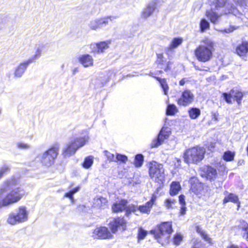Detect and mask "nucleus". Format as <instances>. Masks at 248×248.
I'll return each mask as SVG.
<instances>
[{
  "label": "nucleus",
  "instance_id": "nucleus-1",
  "mask_svg": "<svg viewBox=\"0 0 248 248\" xmlns=\"http://www.w3.org/2000/svg\"><path fill=\"white\" fill-rule=\"evenodd\" d=\"M24 190L19 186L15 178L5 182L0 188V207L7 206L18 202L24 196Z\"/></svg>",
  "mask_w": 248,
  "mask_h": 248
},
{
  "label": "nucleus",
  "instance_id": "nucleus-2",
  "mask_svg": "<svg viewBox=\"0 0 248 248\" xmlns=\"http://www.w3.org/2000/svg\"><path fill=\"white\" fill-rule=\"evenodd\" d=\"M202 43L196 48L194 53L199 61L205 62L209 61L212 57L215 43L208 38L203 39Z\"/></svg>",
  "mask_w": 248,
  "mask_h": 248
},
{
  "label": "nucleus",
  "instance_id": "nucleus-3",
  "mask_svg": "<svg viewBox=\"0 0 248 248\" xmlns=\"http://www.w3.org/2000/svg\"><path fill=\"white\" fill-rule=\"evenodd\" d=\"M172 232L171 223L165 222L158 226L156 230L151 231V232L154 235L157 242L163 245L168 243Z\"/></svg>",
  "mask_w": 248,
  "mask_h": 248
},
{
  "label": "nucleus",
  "instance_id": "nucleus-4",
  "mask_svg": "<svg viewBox=\"0 0 248 248\" xmlns=\"http://www.w3.org/2000/svg\"><path fill=\"white\" fill-rule=\"evenodd\" d=\"M149 175L151 179L159 184L165 181V174L163 165L153 161L148 164Z\"/></svg>",
  "mask_w": 248,
  "mask_h": 248
},
{
  "label": "nucleus",
  "instance_id": "nucleus-5",
  "mask_svg": "<svg viewBox=\"0 0 248 248\" xmlns=\"http://www.w3.org/2000/svg\"><path fill=\"white\" fill-rule=\"evenodd\" d=\"M205 150L203 148L197 146L186 150L184 154L185 162L190 163L198 164L204 158Z\"/></svg>",
  "mask_w": 248,
  "mask_h": 248
},
{
  "label": "nucleus",
  "instance_id": "nucleus-6",
  "mask_svg": "<svg viewBox=\"0 0 248 248\" xmlns=\"http://www.w3.org/2000/svg\"><path fill=\"white\" fill-rule=\"evenodd\" d=\"M86 135L84 136V137L77 138L73 140H71L70 143L66 145L63 151L64 156H69L74 154L79 148L85 144L89 139L88 132H86Z\"/></svg>",
  "mask_w": 248,
  "mask_h": 248
},
{
  "label": "nucleus",
  "instance_id": "nucleus-7",
  "mask_svg": "<svg viewBox=\"0 0 248 248\" xmlns=\"http://www.w3.org/2000/svg\"><path fill=\"white\" fill-rule=\"evenodd\" d=\"M28 212L25 206H20L15 212L11 213L7 218V222L11 225H16L27 220Z\"/></svg>",
  "mask_w": 248,
  "mask_h": 248
},
{
  "label": "nucleus",
  "instance_id": "nucleus-8",
  "mask_svg": "<svg viewBox=\"0 0 248 248\" xmlns=\"http://www.w3.org/2000/svg\"><path fill=\"white\" fill-rule=\"evenodd\" d=\"M58 151V148L53 147L44 153L39 155L37 158L43 165L50 166L54 163V160L57 156Z\"/></svg>",
  "mask_w": 248,
  "mask_h": 248
},
{
  "label": "nucleus",
  "instance_id": "nucleus-9",
  "mask_svg": "<svg viewBox=\"0 0 248 248\" xmlns=\"http://www.w3.org/2000/svg\"><path fill=\"white\" fill-rule=\"evenodd\" d=\"M117 18L116 16H108L92 20L89 24L91 30H97L108 24L109 22H113Z\"/></svg>",
  "mask_w": 248,
  "mask_h": 248
},
{
  "label": "nucleus",
  "instance_id": "nucleus-10",
  "mask_svg": "<svg viewBox=\"0 0 248 248\" xmlns=\"http://www.w3.org/2000/svg\"><path fill=\"white\" fill-rule=\"evenodd\" d=\"M211 6L215 7L217 10L225 6L224 13L225 14H232L234 15H236L238 11L237 9L232 6L231 4L227 3V0H214Z\"/></svg>",
  "mask_w": 248,
  "mask_h": 248
},
{
  "label": "nucleus",
  "instance_id": "nucleus-11",
  "mask_svg": "<svg viewBox=\"0 0 248 248\" xmlns=\"http://www.w3.org/2000/svg\"><path fill=\"white\" fill-rule=\"evenodd\" d=\"M92 237L94 239H106L111 238L112 235L108 231L107 228L101 227L96 228L94 230Z\"/></svg>",
  "mask_w": 248,
  "mask_h": 248
},
{
  "label": "nucleus",
  "instance_id": "nucleus-12",
  "mask_svg": "<svg viewBox=\"0 0 248 248\" xmlns=\"http://www.w3.org/2000/svg\"><path fill=\"white\" fill-rule=\"evenodd\" d=\"M170 134V129L168 127H163L160 131L157 139L153 141L152 147H157L160 145L164 140L167 139Z\"/></svg>",
  "mask_w": 248,
  "mask_h": 248
},
{
  "label": "nucleus",
  "instance_id": "nucleus-13",
  "mask_svg": "<svg viewBox=\"0 0 248 248\" xmlns=\"http://www.w3.org/2000/svg\"><path fill=\"white\" fill-rule=\"evenodd\" d=\"M110 44L109 41L100 42L97 43H92L90 45L91 51L95 53H103L105 50L109 47Z\"/></svg>",
  "mask_w": 248,
  "mask_h": 248
},
{
  "label": "nucleus",
  "instance_id": "nucleus-14",
  "mask_svg": "<svg viewBox=\"0 0 248 248\" xmlns=\"http://www.w3.org/2000/svg\"><path fill=\"white\" fill-rule=\"evenodd\" d=\"M194 95L190 91L186 90L183 92L181 97L178 100L179 105L187 106L194 100Z\"/></svg>",
  "mask_w": 248,
  "mask_h": 248
},
{
  "label": "nucleus",
  "instance_id": "nucleus-15",
  "mask_svg": "<svg viewBox=\"0 0 248 248\" xmlns=\"http://www.w3.org/2000/svg\"><path fill=\"white\" fill-rule=\"evenodd\" d=\"M223 96L225 101L228 103H231V99L234 98L238 104H240L243 94L242 92L237 90H232L230 93H223Z\"/></svg>",
  "mask_w": 248,
  "mask_h": 248
},
{
  "label": "nucleus",
  "instance_id": "nucleus-16",
  "mask_svg": "<svg viewBox=\"0 0 248 248\" xmlns=\"http://www.w3.org/2000/svg\"><path fill=\"white\" fill-rule=\"evenodd\" d=\"M110 228L113 233H115L118 228L121 227L123 230H125L126 221L124 218L118 217L113 218L109 222Z\"/></svg>",
  "mask_w": 248,
  "mask_h": 248
},
{
  "label": "nucleus",
  "instance_id": "nucleus-17",
  "mask_svg": "<svg viewBox=\"0 0 248 248\" xmlns=\"http://www.w3.org/2000/svg\"><path fill=\"white\" fill-rule=\"evenodd\" d=\"M202 175L207 179L214 180L217 176V170L211 166H205L202 168Z\"/></svg>",
  "mask_w": 248,
  "mask_h": 248
},
{
  "label": "nucleus",
  "instance_id": "nucleus-18",
  "mask_svg": "<svg viewBox=\"0 0 248 248\" xmlns=\"http://www.w3.org/2000/svg\"><path fill=\"white\" fill-rule=\"evenodd\" d=\"M44 47L45 45L44 44H36L34 47L33 54L27 60L31 63L35 62L41 56Z\"/></svg>",
  "mask_w": 248,
  "mask_h": 248
},
{
  "label": "nucleus",
  "instance_id": "nucleus-19",
  "mask_svg": "<svg viewBox=\"0 0 248 248\" xmlns=\"http://www.w3.org/2000/svg\"><path fill=\"white\" fill-rule=\"evenodd\" d=\"M157 0H153L149 2L143 9L141 17L143 18H147L151 16L156 9V5Z\"/></svg>",
  "mask_w": 248,
  "mask_h": 248
},
{
  "label": "nucleus",
  "instance_id": "nucleus-20",
  "mask_svg": "<svg viewBox=\"0 0 248 248\" xmlns=\"http://www.w3.org/2000/svg\"><path fill=\"white\" fill-rule=\"evenodd\" d=\"M30 64L31 63L27 60H25L20 63L15 69L14 73V78H21Z\"/></svg>",
  "mask_w": 248,
  "mask_h": 248
},
{
  "label": "nucleus",
  "instance_id": "nucleus-21",
  "mask_svg": "<svg viewBox=\"0 0 248 248\" xmlns=\"http://www.w3.org/2000/svg\"><path fill=\"white\" fill-rule=\"evenodd\" d=\"M217 10L215 7L211 6L209 10L206 11L205 15L210 19L211 23L216 24L218 22V21L222 16L221 14H218L217 13Z\"/></svg>",
  "mask_w": 248,
  "mask_h": 248
},
{
  "label": "nucleus",
  "instance_id": "nucleus-22",
  "mask_svg": "<svg viewBox=\"0 0 248 248\" xmlns=\"http://www.w3.org/2000/svg\"><path fill=\"white\" fill-rule=\"evenodd\" d=\"M78 62L85 68L92 66L93 65V59L92 56L86 54L81 55L78 57Z\"/></svg>",
  "mask_w": 248,
  "mask_h": 248
},
{
  "label": "nucleus",
  "instance_id": "nucleus-23",
  "mask_svg": "<svg viewBox=\"0 0 248 248\" xmlns=\"http://www.w3.org/2000/svg\"><path fill=\"white\" fill-rule=\"evenodd\" d=\"M127 203V201L125 200H121L116 201L112 206L113 212L117 213L125 210Z\"/></svg>",
  "mask_w": 248,
  "mask_h": 248
},
{
  "label": "nucleus",
  "instance_id": "nucleus-24",
  "mask_svg": "<svg viewBox=\"0 0 248 248\" xmlns=\"http://www.w3.org/2000/svg\"><path fill=\"white\" fill-rule=\"evenodd\" d=\"M235 51L240 57L245 56L248 52V42H243L238 45L236 47Z\"/></svg>",
  "mask_w": 248,
  "mask_h": 248
},
{
  "label": "nucleus",
  "instance_id": "nucleus-25",
  "mask_svg": "<svg viewBox=\"0 0 248 248\" xmlns=\"http://www.w3.org/2000/svg\"><path fill=\"white\" fill-rule=\"evenodd\" d=\"M228 202H232L237 204V210L240 206V202L239 201L238 197L235 194L230 193L226 196L223 200V203L225 204Z\"/></svg>",
  "mask_w": 248,
  "mask_h": 248
},
{
  "label": "nucleus",
  "instance_id": "nucleus-26",
  "mask_svg": "<svg viewBox=\"0 0 248 248\" xmlns=\"http://www.w3.org/2000/svg\"><path fill=\"white\" fill-rule=\"evenodd\" d=\"M189 182L191 184L190 190L195 194H198L202 189L201 184L195 178H191Z\"/></svg>",
  "mask_w": 248,
  "mask_h": 248
},
{
  "label": "nucleus",
  "instance_id": "nucleus-27",
  "mask_svg": "<svg viewBox=\"0 0 248 248\" xmlns=\"http://www.w3.org/2000/svg\"><path fill=\"white\" fill-rule=\"evenodd\" d=\"M108 202L106 198L101 197H95L93 202V205L95 207L101 208L106 205Z\"/></svg>",
  "mask_w": 248,
  "mask_h": 248
},
{
  "label": "nucleus",
  "instance_id": "nucleus-28",
  "mask_svg": "<svg viewBox=\"0 0 248 248\" xmlns=\"http://www.w3.org/2000/svg\"><path fill=\"white\" fill-rule=\"evenodd\" d=\"M181 187L179 182H173L170 185V195L174 196L178 193L181 189Z\"/></svg>",
  "mask_w": 248,
  "mask_h": 248
},
{
  "label": "nucleus",
  "instance_id": "nucleus-29",
  "mask_svg": "<svg viewBox=\"0 0 248 248\" xmlns=\"http://www.w3.org/2000/svg\"><path fill=\"white\" fill-rule=\"evenodd\" d=\"M188 114L190 118L192 119H197L201 114L200 110L196 108H191L189 109Z\"/></svg>",
  "mask_w": 248,
  "mask_h": 248
},
{
  "label": "nucleus",
  "instance_id": "nucleus-30",
  "mask_svg": "<svg viewBox=\"0 0 248 248\" xmlns=\"http://www.w3.org/2000/svg\"><path fill=\"white\" fill-rule=\"evenodd\" d=\"M155 78L159 82L164 94L167 95L169 91V86L166 82V80L164 78L161 79L160 78Z\"/></svg>",
  "mask_w": 248,
  "mask_h": 248
},
{
  "label": "nucleus",
  "instance_id": "nucleus-31",
  "mask_svg": "<svg viewBox=\"0 0 248 248\" xmlns=\"http://www.w3.org/2000/svg\"><path fill=\"white\" fill-rule=\"evenodd\" d=\"M151 202H146L145 205H140L138 207V210L142 213L149 214L151 211L152 206L151 205Z\"/></svg>",
  "mask_w": 248,
  "mask_h": 248
},
{
  "label": "nucleus",
  "instance_id": "nucleus-32",
  "mask_svg": "<svg viewBox=\"0 0 248 248\" xmlns=\"http://www.w3.org/2000/svg\"><path fill=\"white\" fill-rule=\"evenodd\" d=\"M93 163V157L92 155L86 157L82 165L85 169L90 168Z\"/></svg>",
  "mask_w": 248,
  "mask_h": 248
},
{
  "label": "nucleus",
  "instance_id": "nucleus-33",
  "mask_svg": "<svg viewBox=\"0 0 248 248\" xmlns=\"http://www.w3.org/2000/svg\"><path fill=\"white\" fill-rule=\"evenodd\" d=\"M200 27L201 31L203 32L210 28V23L206 19L202 18L200 21Z\"/></svg>",
  "mask_w": 248,
  "mask_h": 248
},
{
  "label": "nucleus",
  "instance_id": "nucleus-34",
  "mask_svg": "<svg viewBox=\"0 0 248 248\" xmlns=\"http://www.w3.org/2000/svg\"><path fill=\"white\" fill-rule=\"evenodd\" d=\"M138 210V207L134 204L126 205L125 215L128 216L131 213H136Z\"/></svg>",
  "mask_w": 248,
  "mask_h": 248
},
{
  "label": "nucleus",
  "instance_id": "nucleus-35",
  "mask_svg": "<svg viewBox=\"0 0 248 248\" xmlns=\"http://www.w3.org/2000/svg\"><path fill=\"white\" fill-rule=\"evenodd\" d=\"M234 155V153L228 151L224 153L223 158L226 161H231L233 160Z\"/></svg>",
  "mask_w": 248,
  "mask_h": 248
},
{
  "label": "nucleus",
  "instance_id": "nucleus-36",
  "mask_svg": "<svg viewBox=\"0 0 248 248\" xmlns=\"http://www.w3.org/2000/svg\"><path fill=\"white\" fill-rule=\"evenodd\" d=\"M143 162V156L141 154L136 155L134 161V165L136 167H140Z\"/></svg>",
  "mask_w": 248,
  "mask_h": 248
},
{
  "label": "nucleus",
  "instance_id": "nucleus-37",
  "mask_svg": "<svg viewBox=\"0 0 248 248\" xmlns=\"http://www.w3.org/2000/svg\"><path fill=\"white\" fill-rule=\"evenodd\" d=\"M183 39L181 38H174L170 45V48L172 49L177 47L182 44Z\"/></svg>",
  "mask_w": 248,
  "mask_h": 248
},
{
  "label": "nucleus",
  "instance_id": "nucleus-38",
  "mask_svg": "<svg viewBox=\"0 0 248 248\" xmlns=\"http://www.w3.org/2000/svg\"><path fill=\"white\" fill-rule=\"evenodd\" d=\"M196 231L197 232L200 234L201 236L206 241L210 242L211 239L208 236L205 232L202 230V229L199 227H196Z\"/></svg>",
  "mask_w": 248,
  "mask_h": 248
},
{
  "label": "nucleus",
  "instance_id": "nucleus-39",
  "mask_svg": "<svg viewBox=\"0 0 248 248\" xmlns=\"http://www.w3.org/2000/svg\"><path fill=\"white\" fill-rule=\"evenodd\" d=\"M177 112V108L174 105H169L168 106L166 114L169 115H174Z\"/></svg>",
  "mask_w": 248,
  "mask_h": 248
},
{
  "label": "nucleus",
  "instance_id": "nucleus-40",
  "mask_svg": "<svg viewBox=\"0 0 248 248\" xmlns=\"http://www.w3.org/2000/svg\"><path fill=\"white\" fill-rule=\"evenodd\" d=\"M176 203V201L171 198L167 199L165 202V206L168 209L172 208Z\"/></svg>",
  "mask_w": 248,
  "mask_h": 248
},
{
  "label": "nucleus",
  "instance_id": "nucleus-41",
  "mask_svg": "<svg viewBox=\"0 0 248 248\" xmlns=\"http://www.w3.org/2000/svg\"><path fill=\"white\" fill-rule=\"evenodd\" d=\"M17 148L21 150H28L31 148V145L23 142H18L16 144Z\"/></svg>",
  "mask_w": 248,
  "mask_h": 248
},
{
  "label": "nucleus",
  "instance_id": "nucleus-42",
  "mask_svg": "<svg viewBox=\"0 0 248 248\" xmlns=\"http://www.w3.org/2000/svg\"><path fill=\"white\" fill-rule=\"evenodd\" d=\"M183 235L180 233H177L173 238V243L176 245H179L183 240Z\"/></svg>",
  "mask_w": 248,
  "mask_h": 248
},
{
  "label": "nucleus",
  "instance_id": "nucleus-43",
  "mask_svg": "<svg viewBox=\"0 0 248 248\" xmlns=\"http://www.w3.org/2000/svg\"><path fill=\"white\" fill-rule=\"evenodd\" d=\"M10 170V167L7 165H5L0 168V178L3 175L9 172Z\"/></svg>",
  "mask_w": 248,
  "mask_h": 248
},
{
  "label": "nucleus",
  "instance_id": "nucleus-44",
  "mask_svg": "<svg viewBox=\"0 0 248 248\" xmlns=\"http://www.w3.org/2000/svg\"><path fill=\"white\" fill-rule=\"evenodd\" d=\"M240 224L239 225V227L241 228L243 231H247L248 233V224L245 221L242 220H240ZM247 238H248V234L247 236Z\"/></svg>",
  "mask_w": 248,
  "mask_h": 248
},
{
  "label": "nucleus",
  "instance_id": "nucleus-45",
  "mask_svg": "<svg viewBox=\"0 0 248 248\" xmlns=\"http://www.w3.org/2000/svg\"><path fill=\"white\" fill-rule=\"evenodd\" d=\"M104 153L105 155L107 158V159L109 162L116 161L114 155L113 154H111L108 151H104Z\"/></svg>",
  "mask_w": 248,
  "mask_h": 248
},
{
  "label": "nucleus",
  "instance_id": "nucleus-46",
  "mask_svg": "<svg viewBox=\"0 0 248 248\" xmlns=\"http://www.w3.org/2000/svg\"><path fill=\"white\" fill-rule=\"evenodd\" d=\"M115 162L121 161L122 162L125 163L127 160V157L124 155L117 154L115 157Z\"/></svg>",
  "mask_w": 248,
  "mask_h": 248
},
{
  "label": "nucleus",
  "instance_id": "nucleus-47",
  "mask_svg": "<svg viewBox=\"0 0 248 248\" xmlns=\"http://www.w3.org/2000/svg\"><path fill=\"white\" fill-rule=\"evenodd\" d=\"M78 189H79V187L74 188L73 189H72L69 192L66 193L65 194L64 196L65 197L70 198L71 200H73V194H75V193H76L77 192H78Z\"/></svg>",
  "mask_w": 248,
  "mask_h": 248
},
{
  "label": "nucleus",
  "instance_id": "nucleus-48",
  "mask_svg": "<svg viewBox=\"0 0 248 248\" xmlns=\"http://www.w3.org/2000/svg\"><path fill=\"white\" fill-rule=\"evenodd\" d=\"M146 232L142 229H140L139 231L138 238L140 239H143L146 235Z\"/></svg>",
  "mask_w": 248,
  "mask_h": 248
},
{
  "label": "nucleus",
  "instance_id": "nucleus-49",
  "mask_svg": "<svg viewBox=\"0 0 248 248\" xmlns=\"http://www.w3.org/2000/svg\"><path fill=\"white\" fill-rule=\"evenodd\" d=\"M235 29H236L235 27H234L233 26H231L230 28H229L228 29H226L224 30H219V31L220 32H225L226 33H230V32L233 31Z\"/></svg>",
  "mask_w": 248,
  "mask_h": 248
},
{
  "label": "nucleus",
  "instance_id": "nucleus-50",
  "mask_svg": "<svg viewBox=\"0 0 248 248\" xmlns=\"http://www.w3.org/2000/svg\"><path fill=\"white\" fill-rule=\"evenodd\" d=\"M234 1L241 6L246 5L247 0H234Z\"/></svg>",
  "mask_w": 248,
  "mask_h": 248
},
{
  "label": "nucleus",
  "instance_id": "nucleus-51",
  "mask_svg": "<svg viewBox=\"0 0 248 248\" xmlns=\"http://www.w3.org/2000/svg\"><path fill=\"white\" fill-rule=\"evenodd\" d=\"M179 201L181 205H185V196L183 195H181L179 197Z\"/></svg>",
  "mask_w": 248,
  "mask_h": 248
},
{
  "label": "nucleus",
  "instance_id": "nucleus-52",
  "mask_svg": "<svg viewBox=\"0 0 248 248\" xmlns=\"http://www.w3.org/2000/svg\"><path fill=\"white\" fill-rule=\"evenodd\" d=\"M201 245V243L198 240H195L194 242V245L193 246V248H199V247Z\"/></svg>",
  "mask_w": 248,
  "mask_h": 248
},
{
  "label": "nucleus",
  "instance_id": "nucleus-53",
  "mask_svg": "<svg viewBox=\"0 0 248 248\" xmlns=\"http://www.w3.org/2000/svg\"><path fill=\"white\" fill-rule=\"evenodd\" d=\"M218 114L216 112L212 113V118L213 120L217 121H218Z\"/></svg>",
  "mask_w": 248,
  "mask_h": 248
},
{
  "label": "nucleus",
  "instance_id": "nucleus-54",
  "mask_svg": "<svg viewBox=\"0 0 248 248\" xmlns=\"http://www.w3.org/2000/svg\"><path fill=\"white\" fill-rule=\"evenodd\" d=\"M156 198V196L155 194H153L152 196L151 199L150 201L148 202H151V205L153 206L154 204V202H155Z\"/></svg>",
  "mask_w": 248,
  "mask_h": 248
},
{
  "label": "nucleus",
  "instance_id": "nucleus-55",
  "mask_svg": "<svg viewBox=\"0 0 248 248\" xmlns=\"http://www.w3.org/2000/svg\"><path fill=\"white\" fill-rule=\"evenodd\" d=\"M186 207L185 205H182L181 210H180V214L181 215H183L185 214L186 211Z\"/></svg>",
  "mask_w": 248,
  "mask_h": 248
},
{
  "label": "nucleus",
  "instance_id": "nucleus-56",
  "mask_svg": "<svg viewBox=\"0 0 248 248\" xmlns=\"http://www.w3.org/2000/svg\"><path fill=\"white\" fill-rule=\"evenodd\" d=\"M157 62H159V63L161 62H163L162 58H163V55L162 54H158L157 55Z\"/></svg>",
  "mask_w": 248,
  "mask_h": 248
},
{
  "label": "nucleus",
  "instance_id": "nucleus-57",
  "mask_svg": "<svg viewBox=\"0 0 248 248\" xmlns=\"http://www.w3.org/2000/svg\"><path fill=\"white\" fill-rule=\"evenodd\" d=\"M73 75H75L78 72V68H74L72 70Z\"/></svg>",
  "mask_w": 248,
  "mask_h": 248
},
{
  "label": "nucleus",
  "instance_id": "nucleus-58",
  "mask_svg": "<svg viewBox=\"0 0 248 248\" xmlns=\"http://www.w3.org/2000/svg\"><path fill=\"white\" fill-rule=\"evenodd\" d=\"M244 232L243 234V237L245 238L246 239L248 240V238H247V236L248 234L247 231H244Z\"/></svg>",
  "mask_w": 248,
  "mask_h": 248
},
{
  "label": "nucleus",
  "instance_id": "nucleus-59",
  "mask_svg": "<svg viewBox=\"0 0 248 248\" xmlns=\"http://www.w3.org/2000/svg\"><path fill=\"white\" fill-rule=\"evenodd\" d=\"M180 85H181V86H183L185 83V80L184 79H182V80H180Z\"/></svg>",
  "mask_w": 248,
  "mask_h": 248
},
{
  "label": "nucleus",
  "instance_id": "nucleus-60",
  "mask_svg": "<svg viewBox=\"0 0 248 248\" xmlns=\"http://www.w3.org/2000/svg\"><path fill=\"white\" fill-rule=\"evenodd\" d=\"M227 248H239L235 245H232L227 247Z\"/></svg>",
  "mask_w": 248,
  "mask_h": 248
},
{
  "label": "nucleus",
  "instance_id": "nucleus-61",
  "mask_svg": "<svg viewBox=\"0 0 248 248\" xmlns=\"http://www.w3.org/2000/svg\"><path fill=\"white\" fill-rule=\"evenodd\" d=\"M1 108H0V114H1Z\"/></svg>",
  "mask_w": 248,
  "mask_h": 248
},
{
  "label": "nucleus",
  "instance_id": "nucleus-62",
  "mask_svg": "<svg viewBox=\"0 0 248 248\" xmlns=\"http://www.w3.org/2000/svg\"><path fill=\"white\" fill-rule=\"evenodd\" d=\"M150 75H151V76H153V74L151 73Z\"/></svg>",
  "mask_w": 248,
  "mask_h": 248
},
{
  "label": "nucleus",
  "instance_id": "nucleus-63",
  "mask_svg": "<svg viewBox=\"0 0 248 248\" xmlns=\"http://www.w3.org/2000/svg\"><path fill=\"white\" fill-rule=\"evenodd\" d=\"M165 71H167V68H165Z\"/></svg>",
  "mask_w": 248,
  "mask_h": 248
}]
</instances>
